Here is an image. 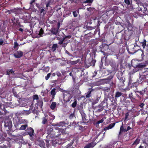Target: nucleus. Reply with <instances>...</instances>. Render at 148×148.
<instances>
[{
	"label": "nucleus",
	"instance_id": "17",
	"mask_svg": "<svg viewBox=\"0 0 148 148\" xmlns=\"http://www.w3.org/2000/svg\"><path fill=\"white\" fill-rule=\"evenodd\" d=\"M48 116L47 114H45V116L43 117L42 118V123L43 124H45L48 123Z\"/></svg>",
	"mask_w": 148,
	"mask_h": 148
},
{
	"label": "nucleus",
	"instance_id": "31",
	"mask_svg": "<svg viewBox=\"0 0 148 148\" xmlns=\"http://www.w3.org/2000/svg\"><path fill=\"white\" fill-rule=\"evenodd\" d=\"M123 34H122L119 33L116 34V35L115 37L118 39L121 40L122 38H123Z\"/></svg>",
	"mask_w": 148,
	"mask_h": 148
},
{
	"label": "nucleus",
	"instance_id": "25",
	"mask_svg": "<svg viewBox=\"0 0 148 148\" xmlns=\"http://www.w3.org/2000/svg\"><path fill=\"white\" fill-rule=\"evenodd\" d=\"M73 101L71 100L70 101V103L72 102ZM77 100L76 99L74 98L73 100V102L72 103L71 105V106L73 108H75L77 105Z\"/></svg>",
	"mask_w": 148,
	"mask_h": 148
},
{
	"label": "nucleus",
	"instance_id": "59",
	"mask_svg": "<svg viewBox=\"0 0 148 148\" xmlns=\"http://www.w3.org/2000/svg\"><path fill=\"white\" fill-rule=\"evenodd\" d=\"M51 75V73H48L47 76L45 77V79L46 80H47L49 78Z\"/></svg>",
	"mask_w": 148,
	"mask_h": 148
},
{
	"label": "nucleus",
	"instance_id": "14",
	"mask_svg": "<svg viewBox=\"0 0 148 148\" xmlns=\"http://www.w3.org/2000/svg\"><path fill=\"white\" fill-rule=\"evenodd\" d=\"M26 131L30 136H32L33 135L34 131L32 127H27Z\"/></svg>",
	"mask_w": 148,
	"mask_h": 148
},
{
	"label": "nucleus",
	"instance_id": "30",
	"mask_svg": "<svg viewBox=\"0 0 148 148\" xmlns=\"http://www.w3.org/2000/svg\"><path fill=\"white\" fill-rule=\"evenodd\" d=\"M79 61V60L78 59L77 60L75 61H71L69 60V63L71 65H74L76 64Z\"/></svg>",
	"mask_w": 148,
	"mask_h": 148
},
{
	"label": "nucleus",
	"instance_id": "61",
	"mask_svg": "<svg viewBox=\"0 0 148 148\" xmlns=\"http://www.w3.org/2000/svg\"><path fill=\"white\" fill-rule=\"evenodd\" d=\"M104 119H102L101 120H100L99 121H98L97 122H96V124H100V123H101L103 122V121H104Z\"/></svg>",
	"mask_w": 148,
	"mask_h": 148
},
{
	"label": "nucleus",
	"instance_id": "36",
	"mask_svg": "<svg viewBox=\"0 0 148 148\" xmlns=\"http://www.w3.org/2000/svg\"><path fill=\"white\" fill-rule=\"evenodd\" d=\"M58 47V46L57 44H53L51 47V50L53 52H54Z\"/></svg>",
	"mask_w": 148,
	"mask_h": 148
},
{
	"label": "nucleus",
	"instance_id": "42",
	"mask_svg": "<svg viewBox=\"0 0 148 148\" xmlns=\"http://www.w3.org/2000/svg\"><path fill=\"white\" fill-rule=\"evenodd\" d=\"M4 25V22L2 21H0V29L2 31H3L5 28V27H3Z\"/></svg>",
	"mask_w": 148,
	"mask_h": 148
},
{
	"label": "nucleus",
	"instance_id": "12",
	"mask_svg": "<svg viewBox=\"0 0 148 148\" xmlns=\"http://www.w3.org/2000/svg\"><path fill=\"white\" fill-rule=\"evenodd\" d=\"M97 143L94 141L86 144L84 148H93L96 145Z\"/></svg>",
	"mask_w": 148,
	"mask_h": 148
},
{
	"label": "nucleus",
	"instance_id": "33",
	"mask_svg": "<svg viewBox=\"0 0 148 148\" xmlns=\"http://www.w3.org/2000/svg\"><path fill=\"white\" fill-rule=\"evenodd\" d=\"M81 114L82 115V120L84 122H87V120L86 119V115L83 112L82 113H81Z\"/></svg>",
	"mask_w": 148,
	"mask_h": 148
},
{
	"label": "nucleus",
	"instance_id": "63",
	"mask_svg": "<svg viewBox=\"0 0 148 148\" xmlns=\"http://www.w3.org/2000/svg\"><path fill=\"white\" fill-rule=\"evenodd\" d=\"M65 53L67 54L68 55H69V56H72V55L68 51H67V50H65Z\"/></svg>",
	"mask_w": 148,
	"mask_h": 148
},
{
	"label": "nucleus",
	"instance_id": "1",
	"mask_svg": "<svg viewBox=\"0 0 148 148\" xmlns=\"http://www.w3.org/2000/svg\"><path fill=\"white\" fill-rule=\"evenodd\" d=\"M135 27L129 22L126 26V29L124 30V34H123V37L124 40H128L131 38Z\"/></svg>",
	"mask_w": 148,
	"mask_h": 148
},
{
	"label": "nucleus",
	"instance_id": "20",
	"mask_svg": "<svg viewBox=\"0 0 148 148\" xmlns=\"http://www.w3.org/2000/svg\"><path fill=\"white\" fill-rule=\"evenodd\" d=\"M117 77L119 80L120 84L122 86H123V85L124 84V82L125 81V79L124 78L122 77H120L118 75H117Z\"/></svg>",
	"mask_w": 148,
	"mask_h": 148
},
{
	"label": "nucleus",
	"instance_id": "11",
	"mask_svg": "<svg viewBox=\"0 0 148 148\" xmlns=\"http://www.w3.org/2000/svg\"><path fill=\"white\" fill-rule=\"evenodd\" d=\"M114 77L113 75H110L109 76L106 78L103 79V82L106 84H109L111 82L112 80Z\"/></svg>",
	"mask_w": 148,
	"mask_h": 148
},
{
	"label": "nucleus",
	"instance_id": "39",
	"mask_svg": "<svg viewBox=\"0 0 148 148\" xmlns=\"http://www.w3.org/2000/svg\"><path fill=\"white\" fill-rule=\"evenodd\" d=\"M140 140L137 138L132 144V146H136L140 142Z\"/></svg>",
	"mask_w": 148,
	"mask_h": 148
},
{
	"label": "nucleus",
	"instance_id": "10",
	"mask_svg": "<svg viewBox=\"0 0 148 148\" xmlns=\"http://www.w3.org/2000/svg\"><path fill=\"white\" fill-rule=\"evenodd\" d=\"M139 75V79L137 80V81L140 84L142 82H145V81L148 78V76H145L142 75H140V74Z\"/></svg>",
	"mask_w": 148,
	"mask_h": 148
},
{
	"label": "nucleus",
	"instance_id": "46",
	"mask_svg": "<svg viewBox=\"0 0 148 148\" xmlns=\"http://www.w3.org/2000/svg\"><path fill=\"white\" fill-rule=\"evenodd\" d=\"M47 133L48 134V135H49L50 134V133L52 132H53V129L51 127H49L47 129Z\"/></svg>",
	"mask_w": 148,
	"mask_h": 148
},
{
	"label": "nucleus",
	"instance_id": "53",
	"mask_svg": "<svg viewBox=\"0 0 148 148\" xmlns=\"http://www.w3.org/2000/svg\"><path fill=\"white\" fill-rule=\"evenodd\" d=\"M49 68L48 66L44 68L43 70L44 71H45L46 72H47L49 71Z\"/></svg>",
	"mask_w": 148,
	"mask_h": 148
},
{
	"label": "nucleus",
	"instance_id": "21",
	"mask_svg": "<svg viewBox=\"0 0 148 148\" xmlns=\"http://www.w3.org/2000/svg\"><path fill=\"white\" fill-rule=\"evenodd\" d=\"M16 26V29H17L19 31L21 32H23V28L24 27L23 25H21L19 23Z\"/></svg>",
	"mask_w": 148,
	"mask_h": 148
},
{
	"label": "nucleus",
	"instance_id": "60",
	"mask_svg": "<svg viewBox=\"0 0 148 148\" xmlns=\"http://www.w3.org/2000/svg\"><path fill=\"white\" fill-rule=\"evenodd\" d=\"M124 2L128 5H130V0H124Z\"/></svg>",
	"mask_w": 148,
	"mask_h": 148
},
{
	"label": "nucleus",
	"instance_id": "27",
	"mask_svg": "<svg viewBox=\"0 0 148 148\" xmlns=\"http://www.w3.org/2000/svg\"><path fill=\"white\" fill-rule=\"evenodd\" d=\"M50 31L53 34L56 35L58 32V29L53 27L51 29Z\"/></svg>",
	"mask_w": 148,
	"mask_h": 148
},
{
	"label": "nucleus",
	"instance_id": "54",
	"mask_svg": "<svg viewBox=\"0 0 148 148\" xmlns=\"http://www.w3.org/2000/svg\"><path fill=\"white\" fill-rule=\"evenodd\" d=\"M137 51L139 52V53H141V56L143 57L144 55L143 51L141 49H139L137 50Z\"/></svg>",
	"mask_w": 148,
	"mask_h": 148
},
{
	"label": "nucleus",
	"instance_id": "6",
	"mask_svg": "<svg viewBox=\"0 0 148 148\" xmlns=\"http://www.w3.org/2000/svg\"><path fill=\"white\" fill-rule=\"evenodd\" d=\"M16 123L14 122V125L16 129H18L19 125L22 124H27L28 123L27 120L19 118L16 120Z\"/></svg>",
	"mask_w": 148,
	"mask_h": 148
},
{
	"label": "nucleus",
	"instance_id": "56",
	"mask_svg": "<svg viewBox=\"0 0 148 148\" xmlns=\"http://www.w3.org/2000/svg\"><path fill=\"white\" fill-rule=\"evenodd\" d=\"M55 135H57V136H56V137H58L60 135H61V133L59 131H58L56 132H55Z\"/></svg>",
	"mask_w": 148,
	"mask_h": 148
},
{
	"label": "nucleus",
	"instance_id": "2",
	"mask_svg": "<svg viewBox=\"0 0 148 148\" xmlns=\"http://www.w3.org/2000/svg\"><path fill=\"white\" fill-rule=\"evenodd\" d=\"M63 100L66 103L69 102L73 97L72 95L70 93V91L65 90H62Z\"/></svg>",
	"mask_w": 148,
	"mask_h": 148
},
{
	"label": "nucleus",
	"instance_id": "47",
	"mask_svg": "<svg viewBox=\"0 0 148 148\" xmlns=\"http://www.w3.org/2000/svg\"><path fill=\"white\" fill-rule=\"evenodd\" d=\"M19 46V45L17 43V41L14 42V49H16V50H18V49Z\"/></svg>",
	"mask_w": 148,
	"mask_h": 148
},
{
	"label": "nucleus",
	"instance_id": "3",
	"mask_svg": "<svg viewBox=\"0 0 148 148\" xmlns=\"http://www.w3.org/2000/svg\"><path fill=\"white\" fill-rule=\"evenodd\" d=\"M96 60L93 58L90 57L85 61V66L86 68H88L90 66H94L95 65Z\"/></svg>",
	"mask_w": 148,
	"mask_h": 148
},
{
	"label": "nucleus",
	"instance_id": "41",
	"mask_svg": "<svg viewBox=\"0 0 148 148\" xmlns=\"http://www.w3.org/2000/svg\"><path fill=\"white\" fill-rule=\"evenodd\" d=\"M51 0H48L47 1L45 2V4L46 5V8H45V10H48V7L49 6L51 5Z\"/></svg>",
	"mask_w": 148,
	"mask_h": 148
},
{
	"label": "nucleus",
	"instance_id": "38",
	"mask_svg": "<svg viewBox=\"0 0 148 148\" xmlns=\"http://www.w3.org/2000/svg\"><path fill=\"white\" fill-rule=\"evenodd\" d=\"M73 14L74 17H77L79 14V10H75L73 12Z\"/></svg>",
	"mask_w": 148,
	"mask_h": 148
},
{
	"label": "nucleus",
	"instance_id": "51",
	"mask_svg": "<svg viewBox=\"0 0 148 148\" xmlns=\"http://www.w3.org/2000/svg\"><path fill=\"white\" fill-rule=\"evenodd\" d=\"M109 84H110V87L113 88L115 87V84L114 83L113 81V79L111 81V82Z\"/></svg>",
	"mask_w": 148,
	"mask_h": 148
},
{
	"label": "nucleus",
	"instance_id": "43",
	"mask_svg": "<svg viewBox=\"0 0 148 148\" xmlns=\"http://www.w3.org/2000/svg\"><path fill=\"white\" fill-rule=\"evenodd\" d=\"M52 140L51 139H49V138H46V139L45 140V141L46 142V146L47 147H48L49 146V141H51Z\"/></svg>",
	"mask_w": 148,
	"mask_h": 148
},
{
	"label": "nucleus",
	"instance_id": "55",
	"mask_svg": "<svg viewBox=\"0 0 148 148\" xmlns=\"http://www.w3.org/2000/svg\"><path fill=\"white\" fill-rule=\"evenodd\" d=\"M75 117V116L74 113H72L69 116V118L70 119H72Z\"/></svg>",
	"mask_w": 148,
	"mask_h": 148
},
{
	"label": "nucleus",
	"instance_id": "7",
	"mask_svg": "<svg viewBox=\"0 0 148 148\" xmlns=\"http://www.w3.org/2000/svg\"><path fill=\"white\" fill-rule=\"evenodd\" d=\"M22 9L21 8H14L13 9H11V12L12 13L15 14L16 15H18L22 14Z\"/></svg>",
	"mask_w": 148,
	"mask_h": 148
},
{
	"label": "nucleus",
	"instance_id": "22",
	"mask_svg": "<svg viewBox=\"0 0 148 148\" xmlns=\"http://www.w3.org/2000/svg\"><path fill=\"white\" fill-rule=\"evenodd\" d=\"M56 88H54L51 91L50 93L51 95L52 96V98L51 99V100L50 101H53V99H54L55 96L56 95Z\"/></svg>",
	"mask_w": 148,
	"mask_h": 148
},
{
	"label": "nucleus",
	"instance_id": "58",
	"mask_svg": "<svg viewBox=\"0 0 148 148\" xmlns=\"http://www.w3.org/2000/svg\"><path fill=\"white\" fill-rule=\"evenodd\" d=\"M33 99L34 100H38L39 99L38 96L37 95H34L33 97Z\"/></svg>",
	"mask_w": 148,
	"mask_h": 148
},
{
	"label": "nucleus",
	"instance_id": "19",
	"mask_svg": "<svg viewBox=\"0 0 148 148\" xmlns=\"http://www.w3.org/2000/svg\"><path fill=\"white\" fill-rule=\"evenodd\" d=\"M132 65L134 67L140 68H143L147 66V65L146 63L144 64L142 63L138 64H137L135 65H134L132 63Z\"/></svg>",
	"mask_w": 148,
	"mask_h": 148
},
{
	"label": "nucleus",
	"instance_id": "15",
	"mask_svg": "<svg viewBox=\"0 0 148 148\" xmlns=\"http://www.w3.org/2000/svg\"><path fill=\"white\" fill-rule=\"evenodd\" d=\"M63 37H62V36H58L56 37L57 40H59L58 44L60 45H63V42H64V38H63Z\"/></svg>",
	"mask_w": 148,
	"mask_h": 148
},
{
	"label": "nucleus",
	"instance_id": "23",
	"mask_svg": "<svg viewBox=\"0 0 148 148\" xmlns=\"http://www.w3.org/2000/svg\"><path fill=\"white\" fill-rule=\"evenodd\" d=\"M0 108L1 110L4 111L3 114H5L8 113V111L6 110L4 104H2V103H0Z\"/></svg>",
	"mask_w": 148,
	"mask_h": 148
},
{
	"label": "nucleus",
	"instance_id": "18",
	"mask_svg": "<svg viewBox=\"0 0 148 148\" xmlns=\"http://www.w3.org/2000/svg\"><path fill=\"white\" fill-rule=\"evenodd\" d=\"M14 72L15 71L12 69H8L6 71V75H14L15 74Z\"/></svg>",
	"mask_w": 148,
	"mask_h": 148
},
{
	"label": "nucleus",
	"instance_id": "4",
	"mask_svg": "<svg viewBox=\"0 0 148 148\" xmlns=\"http://www.w3.org/2000/svg\"><path fill=\"white\" fill-rule=\"evenodd\" d=\"M4 123V126L6 131H10L12 126L11 120L9 119H5Z\"/></svg>",
	"mask_w": 148,
	"mask_h": 148
},
{
	"label": "nucleus",
	"instance_id": "40",
	"mask_svg": "<svg viewBox=\"0 0 148 148\" xmlns=\"http://www.w3.org/2000/svg\"><path fill=\"white\" fill-rule=\"evenodd\" d=\"M102 90L104 91L105 93L107 94L110 91V88L108 87H104L103 88Z\"/></svg>",
	"mask_w": 148,
	"mask_h": 148
},
{
	"label": "nucleus",
	"instance_id": "29",
	"mask_svg": "<svg viewBox=\"0 0 148 148\" xmlns=\"http://www.w3.org/2000/svg\"><path fill=\"white\" fill-rule=\"evenodd\" d=\"M89 91H88V92L87 93V94L86 95V98H89V97H91V92L94 90L93 89H92V88H89Z\"/></svg>",
	"mask_w": 148,
	"mask_h": 148
},
{
	"label": "nucleus",
	"instance_id": "50",
	"mask_svg": "<svg viewBox=\"0 0 148 148\" xmlns=\"http://www.w3.org/2000/svg\"><path fill=\"white\" fill-rule=\"evenodd\" d=\"M44 34V30H43L41 28L39 31V35L40 36L42 37V35L43 34Z\"/></svg>",
	"mask_w": 148,
	"mask_h": 148
},
{
	"label": "nucleus",
	"instance_id": "26",
	"mask_svg": "<svg viewBox=\"0 0 148 148\" xmlns=\"http://www.w3.org/2000/svg\"><path fill=\"white\" fill-rule=\"evenodd\" d=\"M38 145L42 148H45V143L43 140H40L38 141Z\"/></svg>",
	"mask_w": 148,
	"mask_h": 148
},
{
	"label": "nucleus",
	"instance_id": "64",
	"mask_svg": "<svg viewBox=\"0 0 148 148\" xmlns=\"http://www.w3.org/2000/svg\"><path fill=\"white\" fill-rule=\"evenodd\" d=\"M56 75L58 77H61V74L60 73V72L59 71L56 72Z\"/></svg>",
	"mask_w": 148,
	"mask_h": 148
},
{
	"label": "nucleus",
	"instance_id": "62",
	"mask_svg": "<svg viewBox=\"0 0 148 148\" xmlns=\"http://www.w3.org/2000/svg\"><path fill=\"white\" fill-rule=\"evenodd\" d=\"M87 29L90 30H92L94 29L93 27L91 26H87L86 27Z\"/></svg>",
	"mask_w": 148,
	"mask_h": 148
},
{
	"label": "nucleus",
	"instance_id": "34",
	"mask_svg": "<svg viewBox=\"0 0 148 148\" xmlns=\"http://www.w3.org/2000/svg\"><path fill=\"white\" fill-rule=\"evenodd\" d=\"M123 93L119 91H117L115 92V99H117L118 98L120 97L122 95Z\"/></svg>",
	"mask_w": 148,
	"mask_h": 148
},
{
	"label": "nucleus",
	"instance_id": "37",
	"mask_svg": "<svg viewBox=\"0 0 148 148\" xmlns=\"http://www.w3.org/2000/svg\"><path fill=\"white\" fill-rule=\"evenodd\" d=\"M66 124L65 123L64 121H62L60 122L59 123H57V124H56V125H57V126L59 127H63V126H65V125Z\"/></svg>",
	"mask_w": 148,
	"mask_h": 148
},
{
	"label": "nucleus",
	"instance_id": "57",
	"mask_svg": "<svg viewBox=\"0 0 148 148\" xmlns=\"http://www.w3.org/2000/svg\"><path fill=\"white\" fill-rule=\"evenodd\" d=\"M115 125V123H113L110 124L109 125V127L110 129L112 128Z\"/></svg>",
	"mask_w": 148,
	"mask_h": 148
},
{
	"label": "nucleus",
	"instance_id": "16",
	"mask_svg": "<svg viewBox=\"0 0 148 148\" xmlns=\"http://www.w3.org/2000/svg\"><path fill=\"white\" fill-rule=\"evenodd\" d=\"M55 131H54L50 133L48 135L46 136L47 138H49V139H51L52 140L53 138H56V135L55 134ZM57 135H56V136Z\"/></svg>",
	"mask_w": 148,
	"mask_h": 148
},
{
	"label": "nucleus",
	"instance_id": "52",
	"mask_svg": "<svg viewBox=\"0 0 148 148\" xmlns=\"http://www.w3.org/2000/svg\"><path fill=\"white\" fill-rule=\"evenodd\" d=\"M140 84V83H138V82H137H137H136L132 83V85L133 86L137 87V86H138V84Z\"/></svg>",
	"mask_w": 148,
	"mask_h": 148
},
{
	"label": "nucleus",
	"instance_id": "13",
	"mask_svg": "<svg viewBox=\"0 0 148 148\" xmlns=\"http://www.w3.org/2000/svg\"><path fill=\"white\" fill-rule=\"evenodd\" d=\"M135 95L136 94L134 92H132L129 95V97L132 102H134L136 101Z\"/></svg>",
	"mask_w": 148,
	"mask_h": 148
},
{
	"label": "nucleus",
	"instance_id": "48",
	"mask_svg": "<svg viewBox=\"0 0 148 148\" xmlns=\"http://www.w3.org/2000/svg\"><path fill=\"white\" fill-rule=\"evenodd\" d=\"M98 107L99 109L97 110L98 112H101L103 110V106L99 105L98 106Z\"/></svg>",
	"mask_w": 148,
	"mask_h": 148
},
{
	"label": "nucleus",
	"instance_id": "44",
	"mask_svg": "<svg viewBox=\"0 0 148 148\" xmlns=\"http://www.w3.org/2000/svg\"><path fill=\"white\" fill-rule=\"evenodd\" d=\"M137 92H136V91L135 92V97L136 100H140L141 99V97L137 93Z\"/></svg>",
	"mask_w": 148,
	"mask_h": 148
},
{
	"label": "nucleus",
	"instance_id": "8",
	"mask_svg": "<svg viewBox=\"0 0 148 148\" xmlns=\"http://www.w3.org/2000/svg\"><path fill=\"white\" fill-rule=\"evenodd\" d=\"M13 55L16 58H20L23 56V52L22 51H18V50H16V52L14 53Z\"/></svg>",
	"mask_w": 148,
	"mask_h": 148
},
{
	"label": "nucleus",
	"instance_id": "45",
	"mask_svg": "<svg viewBox=\"0 0 148 148\" xmlns=\"http://www.w3.org/2000/svg\"><path fill=\"white\" fill-rule=\"evenodd\" d=\"M136 92H137V93H138L141 97V96H143L144 94L145 93V91L144 90H143L142 91H136Z\"/></svg>",
	"mask_w": 148,
	"mask_h": 148
},
{
	"label": "nucleus",
	"instance_id": "28",
	"mask_svg": "<svg viewBox=\"0 0 148 148\" xmlns=\"http://www.w3.org/2000/svg\"><path fill=\"white\" fill-rule=\"evenodd\" d=\"M25 124L22 125L20 127H19L18 129L21 130H25L26 128L28 127V125L27 123Z\"/></svg>",
	"mask_w": 148,
	"mask_h": 148
},
{
	"label": "nucleus",
	"instance_id": "9",
	"mask_svg": "<svg viewBox=\"0 0 148 148\" xmlns=\"http://www.w3.org/2000/svg\"><path fill=\"white\" fill-rule=\"evenodd\" d=\"M71 38V36L68 35L65 37H63V38H64V42L63 45H62V47L64 48H65L67 46V44L69 43L68 42V39H70Z\"/></svg>",
	"mask_w": 148,
	"mask_h": 148
},
{
	"label": "nucleus",
	"instance_id": "35",
	"mask_svg": "<svg viewBox=\"0 0 148 148\" xmlns=\"http://www.w3.org/2000/svg\"><path fill=\"white\" fill-rule=\"evenodd\" d=\"M56 102H52L50 106V108L52 110H54L56 107Z\"/></svg>",
	"mask_w": 148,
	"mask_h": 148
},
{
	"label": "nucleus",
	"instance_id": "49",
	"mask_svg": "<svg viewBox=\"0 0 148 148\" xmlns=\"http://www.w3.org/2000/svg\"><path fill=\"white\" fill-rule=\"evenodd\" d=\"M43 102L42 101H39L37 102L38 105L42 108L43 106Z\"/></svg>",
	"mask_w": 148,
	"mask_h": 148
},
{
	"label": "nucleus",
	"instance_id": "5",
	"mask_svg": "<svg viewBox=\"0 0 148 148\" xmlns=\"http://www.w3.org/2000/svg\"><path fill=\"white\" fill-rule=\"evenodd\" d=\"M3 137V140L0 141V148H10L11 147V145L9 141L6 140L5 139V137Z\"/></svg>",
	"mask_w": 148,
	"mask_h": 148
},
{
	"label": "nucleus",
	"instance_id": "24",
	"mask_svg": "<svg viewBox=\"0 0 148 148\" xmlns=\"http://www.w3.org/2000/svg\"><path fill=\"white\" fill-rule=\"evenodd\" d=\"M11 20L13 22L12 23L15 26L16 25L19 23V20L18 18H15V17H14Z\"/></svg>",
	"mask_w": 148,
	"mask_h": 148
},
{
	"label": "nucleus",
	"instance_id": "32",
	"mask_svg": "<svg viewBox=\"0 0 148 148\" xmlns=\"http://www.w3.org/2000/svg\"><path fill=\"white\" fill-rule=\"evenodd\" d=\"M147 41L145 39L143 40L142 42H140V45L142 47L143 49H144L146 45Z\"/></svg>",
	"mask_w": 148,
	"mask_h": 148
}]
</instances>
